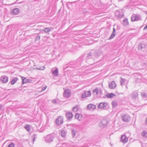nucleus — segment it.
<instances>
[{
  "mask_svg": "<svg viewBox=\"0 0 147 147\" xmlns=\"http://www.w3.org/2000/svg\"><path fill=\"white\" fill-rule=\"evenodd\" d=\"M57 139L59 141V140L58 138H57Z\"/></svg>",
  "mask_w": 147,
  "mask_h": 147,
  "instance_id": "50",
  "label": "nucleus"
},
{
  "mask_svg": "<svg viewBox=\"0 0 147 147\" xmlns=\"http://www.w3.org/2000/svg\"><path fill=\"white\" fill-rule=\"evenodd\" d=\"M116 34L115 30L114 28H113V32L109 38V39H111L113 38L115 36Z\"/></svg>",
  "mask_w": 147,
  "mask_h": 147,
  "instance_id": "20",
  "label": "nucleus"
},
{
  "mask_svg": "<svg viewBox=\"0 0 147 147\" xmlns=\"http://www.w3.org/2000/svg\"><path fill=\"white\" fill-rule=\"evenodd\" d=\"M66 116L68 120H70L72 119L73 115L71 112H69L66 113Z\"/></svg>",
  "mask_w": 147,
  "mask_h": 147,
  "instance_id": "12",
  "label": "nucleus"
},
{
  "mask_svg": "<svg viewBox=\"0 0 147 147\" xmlns=\"http://www.w3.org/2000/svg\"><path fill=\"white\" fill-rule=\"evenodd\" d=\"M128 22L127 19V18L125 19L123 21V24L124 26H126L128 24Z\"/></svg>",
  "mask_w": 147,
  "mask_h": 147,
  "instance_id": "26",
  "label": "nucleus"
},
{
  "mask_svg": "<svg viewBox=\"0 0 147 147\" xmlns=\"http://www.w3.org/2000/svg\"><path fill=\"white\" fill-rule=\"evenodd\" d=\"M111 83H115V82L114 81H113Z\"/></svg>",
  "mask_w": 147,
  "mask_h": 147,
  "instance_id": "47",
  "label": "nucleus"
},
{
  "mask_svg": "<svg viewBox=\"0 0 147 147\" xmlns=\"http://www.w3.org/2000/svg\"><path fill=\"white\" fill-rule=\"evenodd\" d=\"M47 86H45L44 87L42 88V90L41 91H44L47 88Z\"/></svg>",
  "mask_w": 147,
  "mask_h": 147,
  "instance_id": "41",
  "label": "nucleus"
},
{
  "mask_svg": "<svg viewBox=\"0 0 147 147\" xmlns=\"http://www.w3.org/2000/svg\"><path fill=\"white\" fill-rule=\"evenodd\" d=\"M3 106L2 105H0V110H1L3 107Z\"/></svg>",
  "mask_w": 147,
  "mask_h": 147,
  "instance_id": "44",
  "label": "nucleus"
},
{
  "mask_svg": "<svg viewBox=\"0 0 147 147\" xmlns=\"http://www.w3.org/2000/svg\"><path fill=\"white\" fill-rule=\"evenodd\" d=\"M112 104L113 107H115L117 106V103L116 101H113L112 102Z\"/></svg>",
  "mask_w": 147,
  "mask_h": 147,
  "instance_id": "32",
  "label": "nucleus"
},
{
  "mask_svg": "<svg viewBox=\"0 0 147 147\" xmlns=\"http://www.w3.org/2000/svg\"><path fill=\"white\" fill-rule=\"evenodd\" d=\"M114 96H115V95L112 93L108 94L106 95V97L108 98H112Z\"/></svg>",
  "mask_w": 147,
  "mask_h": 147,
  "instance_id": "27",
  "label": "nucleus"
},
{
  "mask_svg": "<svg viewBox=\"0 0 147 147\" xmlns=\"http://www.w3.org/2000/svg\"><path fill=\"white\" fill-rule=\"evenodd\" d=\"M140 16L139 15H133L131 17V20L132 21H134L140 20Z\"/></svg>",
  "mask_w": 147,
  "mask_h": 147,
  "instance_id": "8",
  "label": "nucleus"
},
{
  "mask_svg": "<svg viewBox=\"0 0 147 147\" xmlns=\"http://www.w3.org/2000/svg\"><path fill=\"white\" fill-rule=\"evenodd\" d=\"M145 124L147 125V117L146 118V119L145 120Z\"/></svg>",
  "mask_w": 147,
  "mask_h": 147,
  "instance_id": "43",
  "label": "nucleus"
},
{
  "mask_svg": "<svg viewBox=\"0 0 147 147\" xmlns=\"http://www.w3.org/2000/svg\"><path fill=\"white\" fill-rule=\"evenodd\" d=\"M36 136V135H35V134H34L33 135L32 141H33V143L35 141V139L36 138L35 137Z\"/></svg>",
  "mask_w": 147,
  "mask_h": 147,
  "instance_id": "40",
  "label": "nucleus"
},
{
  "mask_svg": "<svg viewBox=\"0 0 147 147\" xmlns=\"http://www.w3.org/2000/svg\"><path fill=\"white\" fill-rule=\"evenodd\" d=\"M54 137V134H50L44 137L43 139L45 143L50 144L53 142Z\"/></svg>",
  "mask_w": 147,
  "mask_h": 147,
  "instance_id": "1",
  "label": "nucleus"
},
{
  "mask_svg": "<svg viewBox=\"0 0 147 147\" xmlns=\"http://www.w3.org/2000/svg\"><path fill=\"white\" fill-rule=\"evenodd\" d=\"M74 117L76 119H78L79 121H80L82 118V115L81 114L76 113Z\"/></svg>",
  "mask_w": 147,
  "mask_h": 147,
  "instance_id": "16",
  "label": "nucleus"
},
{
  "mask_svg": "<svg viewBox=\"0 0 147 147\" xmlns=\"http://www.w3.org/2000/svg\"><path fill=\"white\" fill-rule=\"evenodd\" d=\"M101 123L102 124L105 126L107 124L108 121L106 119H102Z\"/></svg>",
  "mask_w": 147,
  "mask_h": 147,
  "instance_id": "25",
  "label": "nucleus"
},
{
  "mask_svg": "<svg viewBox=\"0 0 147 147\" xmlns=\"http://www.w3.org/2000/svg\"><path fill=\"white\" fill-rule=\"evenodd\" d=\"M40 36L39 35H38L36 36L35 40L37 41L40 40Z\"/></svg>",
  "mask_w": 147,
  "mask_h": 147,
  "instance_id": "39",
  "label": "nucleus"
},
{
  "mask_svg": "<svg viewBox=\"0 0 147 147\" xmlns=\"http://www.w3.org/2000/svg\"><path fill=\"white\" fill-rule=\"evenodd\" d=\"M121 119L125 122H128L130 120V118L128 115H124L122 117Z\"/></svg>",
  "mask_w": 147,
  "mask_h": 147,
  "instance_id": "2",
  "label": "nucleus"
},
{
  "mask_svg": "<svg viewBox=\"0 0 147 147\" xmlns=\"http://www.w3.org/2000/svg\"><path fill=\"white\" fill-rule=\"evenodd\" d=\"M126 87H127V86L126 85Z\"/></svg>",
  "mask_w": 147,
  "mask_h": 147,
  "instance_id": "51",
  "label": "nucleus"
},
{
  "mask_svg": "<svg viewBox=\"0 0 147 147\" xmlns=\"http://www.w3.org/2000/svg\"><path fill=\"white\" fill-rule=\"evenodd\" d=\"M121 79L120 81V83H124L127 82L126 80L122 78H121Z\"/></svg>",
  "mask_w": 147,
  "mask_h": 147,
  "instance_id": "38",
  "label": "nucleus"
},
{
  "mask_svg": "<svg viewBox=\"0 0 147 147\" xmlns=\"http://www.w3.org/2000/svg\"><path fill=\"white\" fill-rule=\"evenodd\" d=\"M22 83H30L32 81V80L30 79H27L26 78L22 77Z\"/></svg>",
  "mask_w": 147,
  "mask_h": 147,
  "instance_id": "15",
  "label": "nucleus"
},
{
  "mask_svg": "<svg viewBox=\"0 0 147 147\" xmlns=\"http://www.w3.org/2000/svg\"><path fill=\"white\" fill-rule=\"evenodd\" d=\"M63 117L61 116H60L56 120V123L57 125H60L63 123Z\"/></svg>",
  "mask_w": 147,
  "mask_h": 147,
  "instance_id": "4",
  "label": "nucleus"
},
{
  "mask_svg": "<svg viewBox=\"0 0 147 147\" xmlns=\"http://www.w3.org/2000/svg\"><path fill=\"white\" fill-rule=\"evenodd\" d=\"M71 91L69 89H67L64 92L63 95L65 97H69L71 95Z\"/></svg>",
  "mask_w": 147,
  "mask_h": 147,
  "instance_id": "5",
  "label": "nucleus"
},
{
  "mask_svg": "<svg viewBox=\"0 0 147 147\" xmlns=\"http://www.w3.org/2000/svg\"><path fill=\"white\" fill-rule=\"evenodd\" d=\"M109 88L111 89H114L116 86V83H109Z\"/></svg>",
  "mask_w": 147,
  "mask_h": 147,
  "instance_id": "21",
  "label": "nucleus"
},
{
  "mask_svg": "<svg viewBox=\"0 0 147 147\" xmlns=\"http://www.w3.org/2000/svg\"><path fill=\"white\" fill-rule=\"evenodd\" d=\"M101 92L100 89L98 88H96L94 89L93 90V92L95 95H97L99 93Z\"/></svg>",
  "mask_w": 147,
  "mask_h": 147,
  "instance_id": "18",
  "label": "nucleus"
},
{
  "mask_svg": "<svg viewBox=\"0 0 147 147\" xmlns=\"http://www.w3.org/2000/svg\"><path fill=\"white\" fill-rule=\"evenodd\" d=\"M92 52H90L89 53L87 54V57H89V58H92Z\"/></svg>",
  "mask_w": 147,
  "mask_h": 147,
  "instance_id": "37",
  "label": "nucleus"
},
{
  "mask_svg": "<svg viewBox=\"0 0 147 147\" xmlns=\"http://www.w3.org/2000/svg\"><path fill=\"white\" fill-rule=\"evenodd\" d=\"M107 104L106 102H102L99 103L98 105V108L99 109H102L106 107Z\"/></svg>",
  "mask_w": 147,
  "mask_h": 147,
  "instance_id": "6",
  "label": "nucleus"
},
{
  "mask_svg": "<svg viewBox=\"0 0 147 147\" xmlns=\"http://www.w3.org/2000/svg\"><path fill=\"white\" fill-rule=\"evenodd\" d=\"M142 137L146 138L147 137V132L146 131H143L141 133Z\"/></svg>",
  "mask_w": 147,
  "mask_h": 147,
  "instance_id": "30",
  "label": "nucleus"
},
{
  "mask_svg": "<svg viewBox=\"0 0 147 147\" xmlns=\"http://www.w3.org/2000/svg\"><path fill=\"white\" fill-rule=\"evenodd\" d=\"M88 109L90 110H93L95 109L96 108V106L95 105L92 104H89L87 106Z\"/></svg>",
  "mask_w": 147,
  "mask_h": 147,
  "instance_id": "11",
  "label": "nucleus"
},
{
  "mask_svg": "<svg viewBox=\"0 0 147 147\" xmlns=\"http://www.w3.org/2000/svg\"><path fill=\"white\" fill-rule=\"evenodd\" d=\"M58 70L57 68L52 70V74L54 75V77H57L58 76Z\"/></svg>",
  "mask_w": 147,
  "mask_h": 147,
  "instance_id": "14",
  "label": "nucleus"
},
{
  "mask_svg": "<svg viewBox=\"0 0 147 147\" xmlns=\"http://www.w3.org/2000/svg\"><path fill=\"white\" fill-rule=\"evenodd\" d=\"M145 46L146 45L145 44L140 43L138 45V48L139 49L142 50L143 48H144Z\"/></svg>",
  "mask_w": 147,
  "mask_h": 147,
  "instance_id": "22",
  "label": "nucleus"
},
{
  "mask_svg": "<svg viewBox=\"0 0 147 147\" xmlns=\"http://www.w3.org/2000/svg\"><path fill=\"white\" fill-rule=\"evenodd\" d=\"M71 134L72 135L73 137H74L76 135L77 131L76 130H75L73 129H71Z\"/></svg>",
  "mask_w": 147,
  "mask_h": 147,
  "instance_id": "23",
  "label": "nucleus"
},
{
  "mask_svg": "<svg viewBox=\"0 0 147 147\" xmlns=\"http://www.w3.org/2000/svg\"><path fill=\"white\" fill-rule=\"evenodd\" d=\"M0 79L2 83H7L8 81V78L4 76L1 77Z\"/></svg>",
  "mask_w": 147,
  "mask_h": 147,
  "instance_id": "13",
  "label": "nucleus"
},
{
  "mask_svg": "<svg viewBox=\"0 0 147 147\" xmlns=\"http://www.w3.org/2000/svg\"><path fill=\"white\" fill-rule=\"evenodd\" d=\"M15 144L13 143H11L10 144H9L7 147H14Z\"/></svg>",
  "mask_w": 147,
  "mask_h": 147,
  "instance_id": "36",
  "label": "nucleus"
},
{
  "mask_svg": "<svg viewBox=\"0 0 147 147\" xmlns=\"http://www.w3.org/2000/svg\"><path fill=\"white\" fill-rule=\"evenodd\" d=\"M51 28H45L44 31L45 33H48L50 31Z\"/></svg>",
  "mask_w": 147,
  "mask_h": 147,
  "instance_id": "29",
  "label": "nucleus"
},
{
  "mask_svg": "<svg viewBox=\"0 0 147 147\" xmlns=\"http://www.w3.org/2000/svg\"><path fill=\"white\" fill-rule=\"evenodd\" d=\"M22 86H23V85L24 83H22Z\"/></svg>",
  "mask_w": 147,
  "mask_h": 147,
  "instance_id": "48",
  "label": "nucleus"
},
{
  "mask_svg": "<svg viewBox=\"0 0 147 147\" xmlns=\"http://www.w3.org/2000/svg\"><path fill=\"white\" fill-rule=\"evenodd\" d=\"M15 83H11V84L12 85H13Z\"/></svg>",
  "mask_w": 147,
  "mask_h": 147,
  "instance_id": "49",
  "label": "nucleus"
},
{
  "mask_svg": "<svg viewBox=\"0 0 147 147\" xmlns=\"http://www.w3.org/2000/svg\"><path fill=\"white\" fill-rule=\"evenodd\" d=\"M115 14L116 16L118 18H121L124 16L123 14L120 13L117 11L115 12Z\"/></svg>",
  "mask_w": 147,
  "mask_h": 147,
  "instance_id": "19",
  "label": "nucleus"
},
{
  "mask_svg": "<svg viewBox=\"0 0 147 147\" xmlns=\"http://www.w3.org/2000/svg\"><path fill=\"white\" fill-rule=\"evenodd\" d=\"M128 138L125 135H122L121 138V141L123 143H127L128 141Z\"/></svg>",
  "mask_w": 147,
  "mask_h": 147,
  "instance_id": "9",
  "label": "nucleus"
},
{
  "mask_svg": "<svg viewBox=\"0 0 147 147\" xmlns=\"http://www.w3.org/2000/svg\"><path fill=\"white\" fill-rule=\"evenodd\" d=\"M147 29V25L144 28V30H145Z\"/></svg>",
  "mask_w": 147,
  "mask_h": 147,
  "instance_id": "45",
  "label": "nucleus"
},
{
  "mask_svg": "<svg viewBox=\"0 0 147 147\" xmlns=\"http://www.w3.org/2000/svg\"><path fill=\"white\" fill-rule=\"evenodd\" d=\"M19 9L18 8H16L13 9L11 11V14L15 15L18 14L19 12Z\"/></svg>",
  "mask_w": 147,
  "mask_h": 147,
  "instance_id": "7",
  "label": "nucleus"
},
{
  "mask_svg": "<svg viewBox=\"0 0 147 147\" xmlns=\"http://www.w3.org/2000/svg\"><path fill=\"white\" fill-rule=\"evenodd\" d=\"M61 134L62 137H64L66 135V132L64 130L61 131Z\"/></svg>",
  "mask_w": 147,
  "mask_h": 147,
  "instance_id": "31",
  "label": "nucleus"
},
{
  "mask_svg": "<svg viewBox=\"0 0 147 147\" xmlns=\"http://www.w3.org/2000/svg\"><path fill=\"white\" fill-rule=\"evenodd\" d=\"M131 96L133 98H136L138 95L137 92H135L131 94Z\"/></svg>",
  "mask_w": 147,
  "mask_h": 147,
  "instance_id": "24",
  "label": "nucleus"
},
{
  "mask_svg": "<svg viewBox=\"0 0 147 147\" xmlns=\"http://www.w3.org/2000/svg\"><path fill=\"white\" fill-rule=\"evenodd\" d=\"M91 52L92 53V58L94 59L95 58L97 57H98L100 54L99 53H97L96 51L92 50L91 51Z\"/></svg>",
  "mask_w": 147,
  "mask_h": 147,
  "instance_id": "10",
  "label": "nucleus"
},
{
  "mask_svg": "<svg viewBox=\"0 0 147 147\" xmlns=\"http://www.w3.org/2000/svg\"><path fill=\"white\" fill-rule=\"evenodd\" d=\"M45 67L44 66H43L41 67H37L35 69L39 70H42L45 69Z\"/></svg>",
  "mask_w": 147,
  "mask_h": 147,
  "instance_id": "35",
  "label": "nucleus"
},
{
  "mask_svg": "<svg viewBox=\"0 0 147 147\" xmlns=\"http://www.w3.org/2000/svg\"><path fill=\"white\" fill-rule=\"evenodd\" d=\"M121 84V85L122 86L125 83H120Z\"/></svg>",
  "mask_w": 147,
  "mask_h": 147,
  "instance_id": "46",
  "label": "nucleus"
},
{
  "mask_svg": "<svg viewBox=\"0 0 147 147\" xmlns=\"http://www.w3.org/2000/svg\"><path fill=\"white\" fill-rule=\"evenodd\" d=\"M80 109L79 106L78 105H76L73 107L72 110L73 112H76L79 110Z\"/></svg>",
  "mask_w": 147,
  "mask_h": 147,
  "instance_id": "17",
  "label": "nucleus"
},
{
  "mask_svg": "<svg viewBox=\"0 0 147 147\" xmlns=\"http://www.w3.org/2000/svg\"><path fill=\"white\" fill-rule=\"evenodd\" d=\"M24 128L28 132H29L30 130V127L29 125H26L24 126Z\"/></svg>",
  "mask_w": 147,
  "mask_h": 147,
  "instance_id": "28",
  "label": "nucleus"
},
{
  "mask_svg": "<svg viewBox=\"0 0 147 147\" xmlns=\"http://www.w3.org/2000/svg\"><path fill=\"white\" fill-rule=\"evenodd\" d=\"M91 95V92L90 91H86L84 92L81 96V98H83L90 96Z\"/></svg>",
  "mask_w": 147,
  "mask_h": 147,
  "instance_id": "3",
  "label": "nucleus"
},
{
  "mask_svg": "<svg viewBox=\"0 0 147 147\" xmlns=\"http://www.w3.org/2000/svg\"><path fill=\"white\" fill-rule=\"evenodd\" d=\"M1 0H0V1H1Z\"/></svg>",
  "mask_w": 147,
  "mask_h": 147,
  "instance_id": "52",
  "label": "nucleus"
},
{
  "mask_svg": "<svg viewBox=\"0 0 147 147\" xmlns=\"http://www.w3.org/2000/svg\"><path fill=\"white\" fill-rule=\"evenodd\" d=\"M52 102L53 104H57V101L55 99H54L52 100Z\"/></svg>",
  "mask_w": 147,
  "mask_h": 147,
  "instance_id": "42",
  "label": "nucleus"
},
{
  "mask_svg": "<svg viewBox=\"0 0 147 147\" xmlns=\"http://www.w3.org/2000/svg\"><path fill=\"white\" fill-rule=\"evenodd\" d=\"M18 80V79L17 78H14L12 79L10 83H16Z\"/></svg>",
  "mask_w": 147,
  "mask_h": 147,
  "instance_id": "34",
  "label": "nucleus"
},
{
  "mask_svg": "<svg viewBox=\"0 0 147 147\" xmlns=\"http://www.w3.org/2000/svg\"><path fill=\"white\" fill-rule=\"evenodd\" d=\"M141 95L143 98H147V94L145 93H141Z\"/></svg>",
  "mask_w": 147,
  "mask_h": 147,
  "instance_id": "33",
  "label": "nucleus"
}]
</instances>
